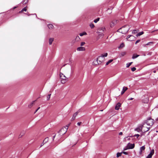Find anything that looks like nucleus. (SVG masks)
I'll return each instance as SVG.
<instances>
[{
  "instance_id": "b1692460",
  "label": "nucleus",
  "mask_w": 158,
  "mask_h": 158,
  "mask_svg": "<svg viewBox=\"0 0 158 158\" xmlns=\"http://www.w3.org/2000/svg\"><path fill=\"white\" fill-rule=\"evenodd\" d=\"M80 40V38L78 36H77L75 38V40L77 41H79Z\"/></svg>"
},
{
  "instance_id": "dca6fc26",
  "label": "nucleus",
  "mask_w": 158,
  "mask_h": 158,
  "mask_svg": "<svg viewBox=\"0 0 158 158\" xmlns=\"http://www.w3.org/2000/svg\"><path fill=\"white\" fill-rule=\"evenodd\" d=\"M48 26L49 29H52L54 28V26L52 24H49L48 25Z\"/></svg>"
},
{
  "instance_id": "3c124183",
  "label": "nucleus",
  "mask_w": 158,
  "mask_h": 158,
  "mask_svg": "<svg viewBox=\"0 0 158 158\" xmlns=\"http://www.w3.org/2000/svg\"><path fill=\"white\" fill-rule=\"evenodd\" d=\"M38 111V110H35V112H34V113H35L37 111Z\"/></svg>"
},
{
  "instance_id": "a19ab883",
  "label": "nucleus",
  "mask_w": 158,
  "mask_h": 158,
  "mask_svg": "<svg viewBox=\"0 0 158 158\" xmlns=\"http://www.w3.org/2000/svg\"><path fill=\"white\" fill-rule=\"evenodd\" d=\"M123 153H124V154H125V155H127L128 154V153H127V152H123Z\"/></svg>"
},
{
  "instance_id": "4be33fe9",
  "label": "nucleus",
  "mask_w": 158,
  "mask_h": 158,
  "mask_svg": "<svg viewBox=\"0 0 158 158\" xmlns=\"http://www.w3.org/2000/svg\"><path fill=\"white\" fill-rule=\"evenodd\" d=\"M124 46V44L123 43H122L119 47L118 48H121L123 47Z\"/></svg>"
},
{
  "instance_id": "de8ad7c7",
  "label": "nucleus",
  "mask_w": 158,
  "mask_h": 158,
  "mask_svg": "<svg viewBox=\"0 0 158 158\" xmlns=\"http://www.w3.org/2000/svg\"><path fill=\"white\" fill-rule=\"evenodd\" d=\"M102 29V30H103V31H104V30L105 29V28H101Z\"/></svg>"
},
{
  "instance_id": "c03bdc74",
  "label": "nucleus",
  "mask_w": 158,
  "mask_h": 158,
  "mask_svg": "<svg viewBox=\"0 0 158 158\" xmlns=\"http://www.w3.org/2000/svg\"><path fill=\"white\" fill-rule=\"evenodd\" d=\"M135 136H137V137L139 136V134H136L135 135Z\"/></svg>"
},
{
  "instance_id": "f03ea898",
  "label": "nucleus",
  "mask_w": 158,
  "mask_h": 158,
  "mask_svg": "<svg viewBox=\"0 0 158 158\" xmlns=\"http://www.w3.org/2000/svg\"><path fill=\"white\" fill-rule=\"evenodd\" d=\"M60 76L62 83L64 84L67 81L68 78L62 73H60Z\"/></svg>"
},
{
  "instance_id": "e433bc0d",
  "label": "nucleus",
  "mask_w": 158,
  "mask_h": 158,
  "mask_svg": "<svg viewBox=\"0 0 158 158\" xmlns=\"http://www.w3.org/2000/svg\"><path fill=\"white\" fill-rule=\"evenodd\" d=\"M136 69L135 68V67H133L132 69H131V70L132 71H135Z\"/></svg>"
},
{
  "instance_id": "f8f14e48",
  "label": "nucleus",
  "mask_w": 158,
  "mask_h": 158,
  "mask_svg": "<svg viewBox=\"0 0 158 158\" xmlns=\"http://www.w3.org/2000/svg\"><path fill=\"white\" fill-rule=\"evenodd\" d=\"M121 103L119 102L118 103L115 107V109L117 110H118L119 109L120 107L121 106Z\"/></svg>"
},
{
  "instance_id": "ddd939ff",
  "label": "nucleus",
  "mask_w": 158,
  "mask_h": 158,
  "mask_svg": "<svg viewBox=\"0 0 158 158\" xmlns=\"http://www.w3.org/2000/svg\"><path fill=\"white\" fill-rule=\"evenodd\" d=\"M77 50L78 51H84L85 50V48L84 47H80L78 48L77 49Z\"/></svg>"
},
{
  "instance_id": "f257e3e1",
  "label": "nucleus",
  "mask_w": 158,
  "mask_h": 158,
  "mask_svg": "<svg viewBox=\"0 0 158 158\" xmlns=\"http://www.w3.org/2000/svg\"><path fill=\"white\" fill-rule=\"evenodd\" d=\"M129 29V26L128 25H126L122 27L118 30V31L123 34H125L128 31Z\"/></svg>"
},
{
  "instance_id": "f704fd0d",
  "label": "nucleus",
  "mask_w": 158,
  "mask_h": 158,
  "mask_svg": "<svg viewBox=\"0 0 158 158\" xmlns=\"http://www.w3.org/2000/svg\"><path fill=\"white\" fill-rule=\"evenodd\" d=\"M26 7H24V8H23V9H22V11H26V10H27V9H26Z\"/></svg>"
},
{
  "instance_id": "c9c22d12",
  "label": "nucleus",
  "mask_w": 158,
  "mask_h": 158,
  "mask_svg": "<svg viewBox=\"0 0 158 158\" xmlns=\"http://www.w3.org/2000/svg\"><path fill=\"white\" fill-rule=\"evenodd\" d=\"M130 137H127L125 138V139L126 140H130Z\"/></svg>"
},
{
  "instance_id": "393cba45",
  "label": "nucleus",
  "mask_w": 158,
  "mask_h": 158,
  "mask_svg": "<svg viewBox=\"0 0 158 158\" xmlns=\"http://www.w3.org/2000/svg\"><path fill=\"white\" fill-rule=\"evenodd\" d=\"M132 63V62H130V63H127L126 64L127 67V68L129 67L131 65V64Z\"/></svg>"
},
{
  "instance_id": "7ed1b4c3",
  "label": "nucleus",
  "mask_w": 158,
  "mask_h": 158,
  "mask_svg": "<svg viewBox=\"0 0 158 158\" xmlns=\"http://www.w3.org/2000/svg\"><path fill=\"white\" fill-rule=\"evenodd\" d=\"M69 125H67L65 127H62L59 131V132L60 135H63L65 134L67 131Z\"/></svg>"
},
{
  "instance_id": "2eb2a0df",
  "label": "nucleus",
  "mask_w": 158,
  "mask_h": 158,
  "mask_svg": "<svg viewBox=\"0 0 158 158\" xmlns=\"http://www.w3.org/2000/svg\"><path fill=\"white\" fill-rule=\"evenodd\" d=\"M78 113V112H77L73 114V117L72 118V120H74L75 119L76 117V116L77 115Z\"/></svg>"
},
{
  "instance_id": "7c9ffc66",
  "label": "nucleus",
  "mask_w": 158,
  "mask_h": 158,
  "mask_svg": "<svg viewBox=\"0 0 158 158\" xmlns=\"http://www.w3.org/2000/svg\"><path fill=\"white\" fill-rule=\"evenodd\" d=\"M51 95V94H49L47 96V98L48 100H49L50 98V96Z\"/></svg>"
},
{
  "instance_id": "6ab92c4d",
  "label": "nucleus",
  "mask_w": 158,
  "mask_h": 158,
  "mask_svg": "<svg viewBox=\"0 0 158 158\" xmlns=\"http://www.w3.org/2000/svg\"><path fill=\"white\" fill-rule=\"evenodd\" d=\"M143 31H141V32H139V33H138V34H137L136 35L137 36H139L143 35Z\"/></svg>"
},
{
  "instance_id": "ea45409f",
  "label": "nucleus",
  "mask_w": 158,
  "mask_h": 158,
  "mask_svg": "<svg viewBox=\"0 0 158 158\" xmlns=\"http://www.w3.org/2000/svg\"><path fill=\"white\" fill-rule=\"evenodd\" d=\"M81 122H78L77 123V125H78V126H80L81 125Z\"/></svg>"
},
{
  "instance_id": "9b49d317",
  "label": "nucleus",
  "mask_w": 158,
  "mask_h": 158,
  "mask_svg": "<svg viewBox=\"0 0 158 158\" xmlns=\"http://www.w3.org/2000/svg\"><path fill=\"white\" fill-rule=\"evenodd\" d=\"M117 20H113L111 21L110 24V26L111 27H113L117 23Z\"/></svg>"
},
{
  "instance_id": "aec40b11",
  "label": "nucleus",
  "mask_w": 158,
  "mask_h": 158,
  "mask_svg": "<svg viewBox=\"0 0 158 158\" xmlns=\"http://www.w3.org/2000/svg\"><path fill=\"white\" fill-rule=\"evenodd\" d=\"M87 35V33L86 32H84L82 33H80L79 34V35L80 36H83L84 35Z\"/></svg>"
},
{
  "instance_id": "c85d7f7f",
  "label": "nucleus",
  "mask_w": 158,
  "mask_h": 158,
  "mask_svg": "<svg viewBox=\"0 0 158 158\" xmlns=\"http://www.w3.org/2000/svg\"><path fill=\"white\" fill-rule=\"evenodd\" d=\"M121 156V153H117V157H118Z\"/></svg>"
},
{
  "instance_id": "20e7f679",
  "label": "nucleus",
  "mask_w": 158,
  "mask_h": 158,
  "mask_svg": "<svg viewBox=\"0 0 158 158\" xmlns=\"http://www.w3.org/2000/svg\"><path fill=\"white\" fill-rule=\"evenodd\" d=\"M154 124V120L152 118H148L146 124L150 127H152Z\"/></svg>"
},
{
  "instance_id": "0eeeda50",
  "label": "nucleus",
  "mask_w": 158,
  "mask_h": 158,
  "mask_svg": "<svg viewBox=\"0 0 158 158\" xmlns=\"http://www.w3.org/2000/svg\"><path fill=\"white\" fill-rule=\"evenodd\" d=\"M135 144H134L130 143H128L127 146V148L124 149V150H126L127 149H133L134 148Z\"/></svg>"
},
{
  "instance_id": "49530a36",
  "label": "nucleus",
  "mask_w": 158,
  "mask_h": 158,
  "mask_svg": "<svg viewBox=\"0 0 158 158\" xmlns=\"http://www.w3.org/2000/svg\"><path fill=\"white\" fill-rule=\"evenodd\" d=\"M122 134H123V133H122V132H120L119 133V135H122Z\"/></svg>"
},
{
  "instance_id": "72a5a7b5",
  "label": "nucleus",
  "mask_w": 158,
  "mask_h": 158,
  "mask_svg": "<svg viewBox=\"0 0 158 158\" xmlns=\"http://www.w3.org/2000/svg\"><path fill=\"white\" fill-rule=\"evenodd\" d=\"M85 44V42H82L81 43L80 45L82 46L84 45Z\"/></svg>"
},
{
  "instance_id": "2f4dec72",
  "label": "nucleus",
  "mask_w": 158,
  "mask_h": 158,
  "mask_svg": "<svg viewBox=\"0 0 158 158\" xmlns=\"http://www.w3.org/2000/svg\"><path fill=\"white\" fill-rule=\"evenodd\" d=\"M137 31L136 30H134L133 31L132 33L133 34H135L137 32Z\"/></svg>"
},
{
  "instance_id": "09e8293b",
  "label": "nucleus",
  "mask_w": 158,
  "mask_h": 158,
  "mask_svg": "<svg viewBox=\"0 0 158 158\" xmlns=\"http://www.w3.org/2000/svg\"><path fill=\"white\" fill-rule=\"evenodd\" d=\"M55 137V135H54V136H53V139H54Z\"/></svg>"
},
{
  "instance_id": "39448f33",
  "label": "nucleus",
  "mask_w": 158,
  "mask_h": 158,
  "mask_svg": "<svg viewBox=\"0 0 158 158\" xmlns=\"http://www.w3.org/2000/svg\"><path fill=\"white\" fill-rule=\"evenodd\" d=\"M108 55V53H105L102 54L101 56H99L97 58V61H99L100 62H101V59H102L104 57H106Z\"/></svg>"
},
{
  "instance_id": "1a4fd4ad",
  "label": "nucleus",
  "mask_w": 158,
  "mask_h": 158,
  "mask_svg": "<svg viewBox=\"0 0 158 158\" xmlns=\"http://www.w3.org/2000/svg\"><path fill=\"white\" fill-rule=\"evenodd\" d=\"M150 127H146L145 126V124L143 125L142 128V130L144 132H146L148 131Z\"/></svg>"
},
{
  "instance_id": "a18cd8bd",
  "label": "nucleus",
  "mask_w": 158,
  "mask_h": 158,
  "mask_svg": "<svg viewBox=\"0 0 158 158\" xmlns=\"http://www.w3.org/2000/svg\"><path fill=\"white\" fill-rule=\"evenodd\" d=\"M104 35L102 34H101V35H99L100 36H103V35Z\"/></svg>"
},
{
  "instance_id": "c756f323",
  "label": "nucleus",
  "mask_w": 158,
  "mask_h": 158,
  "mask_svg": "<svg viewBox=\"0 0 158 158\" xmlns=\"http://www.w3.org/2000/svg\"><path fill=\"white\" fill-rule=\"evenodd\" d=\"M90 27L91 28H93L94 27V24H93V23H91L90 24Z\"/></svg>"
},
{
  "instance_id": "864d4df0",
  "label": "nucleus",
  "mask_w": 158,
  "mask_h": 158,
  "mask_svg": "<svg viewBox=\"0 0 158 158\" xmlns=\"http://www.w3.org/2000/svg\"><path fill=\"white\" fill-rule=\"evenodd\" d=\"M33 103H32L30 105V106H32V105Z\"/></svg>"
},
{
  "instance_id": "9d476101",
  "label": "nucleus",
  "mask_w": 158,
  "mask_h": 158,
  "mask_svg": "<svg viewBox=\"0 0 158 158\" xmlns=\"http://www.w3.org/2000/svg\"><path fill=\"white\" fill-rule=\"evenodd\" d=\"M154 154V150L152 149L151 150L150 154L146 157V158H151Z\"/></svg>"
},
{
  "instance_id": "a878e982",
  "label": "nucleus",
  "mask_w": 158,
  "mask_h": 158,
  "mask_svg": "<svg viewBox=\"0 0 158 158\" xmlns=\"http://www.w3.org/2000/svg\"><path fill=\"white\" fill-rule=\"evenodd\" d=\"M28 0H23L22 2L23 4H26L28 2Z\"/></svg>"
},
{
  "instance_id": "4c0bfd02",
  "label": "nucleus",
  "mask_w": 158,
  "mask_h": 158,
  "mask_svg": "<svg viewBox=\"0 0 158 158\" xmlns=\"http://www.w3.org/2000/svg\"><path fill=\"white\" fill-rule=\"evenodd\" d=\"M140 40H137L135 43V44H137L140 41Z\"/></svg>"
},
{
  "instance_id": "4d7b16f0",
  "label": "nucleus",
  "mask_w": 158,
  "mask_h": 158,
  "mask_svg": "<svg viewBox=\"0 0 158 158\" xmlns=\"http://www.w3.org/2000/svg\"><path fill=\"white\" fill-rule=\"evenodd\" d=\"M22 135L20 137H22Z\"/></svg>"
},
{
  "instance_id": "4468645a",
  "label": "nucleus",
  "mask_w": 158,
  "mask_h": 158,
  "mask_svg": "<svg viewBox=\"0 0 158 158\" xmlns=\"http://www.w3.org/2000/svg\"><path fill=\"white\" fill-rule=\"evenodd\" d=\"M128 88L127 87L124 86L123 87V90L121 92V94H123L124 92Z\"/></svg>"
},
{
  "instance_id": "37998d69",
  "label": "nucleus",
  "mask_w": 158,
  "mask_h": 158,
  "mask_svg": "<svg viewBox=\"0 0 158 158\" xmlns=\"http://www.w3.org/2000/svg\"><path fill=\"white\" fill-rule=\"evenodd\" d=\"M133 99V98H129L128 99V100H132Z\"/></svg>"
},
{
  "instance_id": "6e6d98bb",
  "label": "nucleus",
  "mask_w": 158,
  "mask_h": 158,
  "mask_svg": "<svg viewBox=\"0 0 158 158\" xmlns=\"http://www.w3.org/2000/svg\"><path fill=\"white\" fill-rule=\"evenodd\" d=\"M131 38H130V39H132V37H131Z\"/></svg>"
},
{
  "instance_id": "473e14b6",
  "label": "nucleus",
  "mask_w": 158,
  "mask_h": 158,
  "mask_svg": "<svg viewBox=\"0 0 158 158\" xmlns=\"http://www.w3.org/2000/svg\"><path fill=\"white\" fill-rule=\"evenodd\" d=\"M126 54V52H123L121 53V55L122 56H123L125 55Z\"/></svg>"
},
{
  "instance_id": "cd10ccee",
  "label": "nucleus",
  "mask_w": 158,
  "mask_h": 158,
  "mask_svg": "<svg viewBox=\"0 0 158 158\" xmlns=\"http://www.w3.org/2000/svg\"><path fill=\"white\" fill-rule=\"evenodd\" d=\"M153 44V42H150L148 43L147 44L144 45V46H145L146 45H150L151 44Z\"/></svg>"
},
{
  "instance_id": "8fccbe9b",
  "label": "nucleus",
  "mask_w": 158,
  "mask_h": 158,
  "mask_svg": "<svg viewBox=\"0 0 158 158\" xmlns=\"http://www.w3.org/2000/svg\"><path fill=\"white\" fill-rule=\"evenodd\" d=\"M40 107H39L37 109V110H38L39 109H40Z\"/></svg>"
},
{
  "instance_id": "79ce46f5",
  "label": "nucleus",
  "mask_w": 158,
  "mask_h": 158,
  "mask_svg": "<svg viewBox=\"0 0 158 158\" xmlns=\"http://www.w3.org/2000/svg\"><path fill=\"white\" fill-rule=\"evenodd\" d=\"M148 99L147 98H146V101H145V102H144V103H147L148 102Z\"/></svg>"
},
{
  "instance_id": "13d9d810",
  "label": "nucleus",
  "mask_w": 158,
  "mask_h": 158,
  "mask_svg": "<svg viewBox=\"0 0 158 158\" xmlns=\"http://www.w3.org/2000/svg\"><path fill=\"white\" fill-rule=\"evenodd\" d=\"M101 111H103V110H101Z\"/></svg>"
},
{
  "instance_id": "5701e85b",
  "label": "nucleus",
  "mask_w": 158,
  "mask_h": 158,
  "mask_svg": "<svg viewBox=\"0 0 158 158\" xmlns=\"http://www.w3.org/2000/svg\"><path fill=\"white\" fill-rule=\"evenodd\" d=\"M48 140V137H47L45 138L43 142L44 143L47 142Z\"/></svg>"
},
{
  "instance_id": "603ef678",
  "label": "nucleus",
  "mask_w": 158,
  "mask_h": 158,
  "mask_svg": "<svg viewBox=\"0 0 158 158\" xmlns=\"http://www.w3.org/2000/svg\"><path fill=\"white\" fill-rule=\"evenodd\" d=\"M22 12H23V11H22V10H21V11H20L19 12V13H21Z\"/></svg>"
},
{
  "instance_id": "58836bf2",
  "label": "nucleus",
  "mask_w": 158,
  "mask_h": 158,
  "mask_svg": "<svg viewBox=\"0 0 158 158\" xmlns=\"http://www.w3.org/2000/svg\"><path fill=\"white\" fill-rule=\"evenodd\" d=\"M135 130L139 132L140 131V130L139 128H137L135 129Z\"/></svg>"
},
{
  "instance_id": "f3484780",
  "label": "nucleus",
  "mask_w": 158,
  "mask_h": 158,
  "mask_svg": "<svg viewBox=\"0 0 158 158\" xmlns=\"http://www.w3.org/2000/svg\"><path fill=\"white\" fill-rule=\"evenodd\" d=\"M54 40V38H52L49 39V44L50 45H51Z\"/></svg>"
},
{
  "instance_id": "bb28decb",
  "label": "nucleus",
  "mask_w": 158,
  "mask_h": 158,
  "mask_svg": "<svg viewBox=\"0 0 158 158\" xmlns=\"http://www.w3.org/2000/svg\"><path fill=\"white\" fill-rule=\"evenodd\" d=\"M99 19L100 18H98L94 20V22L95 23H97L98 21H99Z\"/></svg>"
},
{
  "instance_id": "412c9836",
  "label": "nucleus",
  "mask_w": 158,
  "mask_h": 158,
  "mask_svg": "<svg viewBox=\"0 0 158 158\" xmlns=\"http://www.w3.org/2000/svg\"><path fill=\"white\" fill-rule=\"evenodd\" d=\"M113 61V60L111 59L109 60L107 62H106V65H107L110 63H111Z\"/></svg>"
},
{
  "instance_id": "6e6552de",
  "label": "nucleus",
  "mask_w": 158,
  "mask_h": 158,
  "mask_svg": "<svg viewBox=\"0 0 158 158\" xmlns=\"http://www.w3.org/2000/svg\"><path fill=\"white\" fill-rule=\"evenodd\" d=\"M135 37L132 35H128L127 37V39L129 41H132L134 40Z\"/></svg>"
},
{
  "instance_id": "5fc2aeb1",
  "label": "nucleus",
  "mask_w": 158,
  "mask_h": 158,
  "mask_svg": "<svg viewBox=\"0 0 158 158\" xmlns=\"http://www.w3.org/2000/svg\"><path fill=\"white\" fill-rule=\"evenodd\" d=\"M16 8V7H15H15H14V9H15Z\"/></svg>"
},
{
  "instance_id": "a211bd4d",
  "label": "nucleus",
  "mask_w": 158,
  "mask_h": 158,
  "mask_svg": "<svg viewBox=\"0 0 158 158\" xmlns=\"http://www.w3.org/2000/svg\"><path fill=\"white\" fill-rule=\"evenodd\" d=\"M139 56V55H136V54H134L132 56V58L133 59H134L135 58H136L137 57Z\"/></svg>"
},
{
  "instance_id": "423d86ee",
  "label": "nucleus",
  "mask_w": 158,
  "mask_h": 158,
  "mask_svg": "<svg viewBox=\"0 0 158 158\" xmlns=\"http://www.w3.org/2000/svg\"><path fill=\"white\" fill-rule=\"evenodd\" d=\"M145 148V146H143L141 147L140 148V150L139 151V154L141 156H143V154L144 152V150Z\"/></svg>"
}]
</instances>
